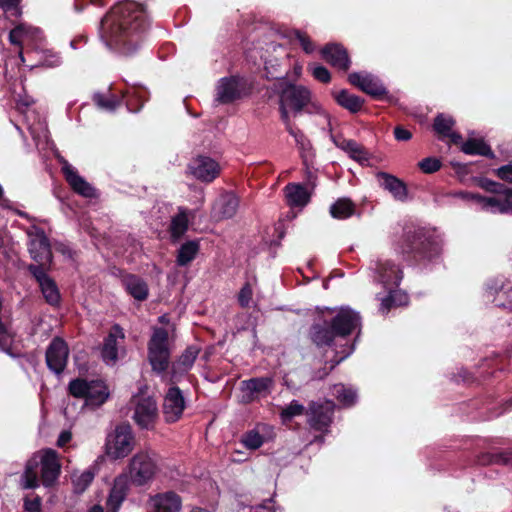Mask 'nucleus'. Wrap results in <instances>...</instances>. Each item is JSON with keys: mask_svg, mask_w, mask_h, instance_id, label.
Returning a JSON list of instances; mask_svg holds the SVG:
<instances>
[{"mask_svg": "<svg viewBox=\"0 0 512 512\" xmlns=\"http://www.w3.org/2000/svg\"><path fill=\"white\" fill-rule=\"evenodd\" d=\"M189 228V213L185 208H179L178 213L172 217L169 233L173 242L179 241Z\"/></svg>", "mask_w": 512, "mask_h": 512, "instance_id": "nucleus-31", "label": "nucleus"}, {"mask_svg": "<svg viewBox=\"0 0 512 512\" xmlns=\"http://www.w3.org/2000/svg\"><path fill=\"white\" fill-rule=\"evenodd\" d=\"M334 409V403L332 401H326L325 403H322V411L326 410L327 412H332ZM332 418L330 415L324 414L322 412V427L327 426L329 423H331ZM324 434V430L322 429V435Z\"/></svg>", "mask_w": 512, "mask_h": 512, "instance_id": "nucleus-54", "label": "nucleus"}, {"mask_svg": "<svg viewBox=\"0 0 512 512\" xmlns=\"http://www.w3.org/2000/svg\"><path fill=\"white\" fill-rule=\"evenodd\" d=\"M158 417L156 400L150 396L140 398L135 406L133 419L141 429L154 428Z\"/></svg>", "mask_w": 512, "mask_h": 512, "instance_id": "nucleus-17", "label": "nucleus"}, {"mask_svg": "<svg viewBox=\"0 0 512 512\" xmlns=\"http://www.w3.org/2000/svg\"><path fill=\"white\" fill-rule=\"evenodd\" d=\"M42 499L39 495H34L33 498L26 496L24 498V509L27 512H42Z\"/></svg>", "mask_w": 512, "mask_h": 512, "instance_id": "nucleus-52", "label": "nucleus"}, {"mask_svg": "<svg viewBox=\"0 0 512 512\" xmlns=\"http://www.w3.org/2000/svg\"><path fill=\"white\" fill-rule=\"evenodd\" d=\"M273 379L270 377H254L244 380L240 384L241 403L250 404L271 393Z\"/></svg>", "mask_w": 512, "mask_h": 512, "instance_id": "nucleus-16", "label": "nucleus"}, {"mask_svg": "<svg viewBox=\"0 0 512 512\" xmlns=\"http://www.w3.org/2000/svg\"><path fill=\"white\" fill-rule=\"evenodd\" d=\"M121 284L128 295L137 301L143 302L149 296V286L139 275L125 273L121 277Z\"/></svg>", "mask_w": 512, "mask_h": 512, "instance_id": "nucleus-26", "label": "nucleus"}, {"mask_svg": "<svg viewBox=\"0 0 512 512\" xmlns=\"http://www.w3.org/2000/svg\"><path fill=\"white\" fill-rule=\"evenodd\" d=\"M396 296L405 298V294L398 290H391L389 294L381 299V311L387 313L391 307H394L396 303Z\"/></svg>", "mask_w": 512, "mask_h": 512, "instance_id": "nucleus-51", "label": "nucleus"}, {"mask_svg": "<svg viewBox=\"0 0 512 512\" xmlns=\"http://www.w3.org/2000/svg\"><path fill=\"white\" fill-rule=\"evenodd\" d=\"M93 479H94V474L90 471H85L80 475V477L78 479V485H82V489H85L86 487H88L91 484Z\"/></svg>", "mask_w": 512, "mask_h": 512, "instance_id": "nucleus-58", "label": "nucleus"}, {"mask_svg": "<svg viewBox=\"0 0 512 512\" xmlns=\"http://www.w3.org/2000/svg\"><path fill=\"white\" fill-rule=\"evenodd\" d=\"M169 334L163 327H156L148 341V360L157 374L168 370L170 364Z\"/></svg>", "mask_w": 512, "mask_h": 512, "instance_id": "nucleus-8", "label": "nucleus"}, {"mask_svg": "<svg viewBox=\"0 0 512 512\" xmlns=\"http://www.w3.org/2000/svg\"><path fill=\"white\" fill-rule=\"evenodd\" d=\"M331 395L343 406L353 405L357 398L356 392L351 388H346L343 384L333 385Z\"/></svg>", "mask_w": 512, "mask_h": 512, "instance_id": "nucleus-39", "label": "nucleus"}, {"mask_svg": "<svg viewBox=\"0 0 512 512\" xmlns=\"http://www.w3.org/2000/svg\"><path fill=\"white\" fill-rule=\"evenodd\" d=\"M497 175L505 181L512 183V165H505L497 170Z\"/></svg>", "mask_w": 512, "mask_h": 512, "instance_id": "nucleus-57", "label": "nucleus"}, {"mask_svg": "<svg viewBox=\"0 0 512 512\" xmlns=\"http://www.w3.org/2000/svg\"><path fill=\"white\" fill-rule=\"evenodd\" d=\"M393 133L395 139L398 141H408L412 138V133L402 126H396Z\"/></svg>", "mask_w": 512, "mask_h": 512, "instance_id": "nucleus-56", "label": "nucleus"}, {"mask_svg": "<svg viewBox=\"0 0 512 512\" xmlns=\"http://www.w3.org/2000/svg\"><path fill=\"white\" fill-rule=\"evenodd\" d=\"M200 245L197 240H189L183 243L177 251L176 264L180 267L189 265L197 256Z\"/></svg>", "mask_w": 512, "mask_h": 512, "instance_id": "nucleus-32", "label": "nucleus"}, {"mask_svg": "<svg viewBox=\"0 0 512 512\" xmlns=\"http://www.w3.org/2000/svg\"><path fill=\"white\" fill-rule=\"evenodd\" d=\"M348 81L353 86L374 98H379L387 94V90L381 81L370 73L353 72L349 74Z\"/></svg>", "mask_w": 512, "mask_h": 512, "instance_id": "nucleus-20", "label": "nucleus"}, {"mask_svg": "<svg viewBox=\"0 0 512 512\" xmlns=\"http://www.w3.org/2000/svg\"><path fill=\"white\" fill-rule=\"evenodd\" d=\"M306 415L310 428L320 431V403L312 401L306 410Z\"/></svg>", "mask_w": 512, "mask_h": 512, "instance_id": "nucleus-44", "label": "nucleus"}, {"mask_svg": "<svg viewBox=\"0 0 512 512\" xmlns=\"http://www.w3.org/2000/svg\"><path fill=\"white\" fill-rule=\"evenodd\" d=\"M128 470L132 484L144 486L153 480L158 466L152 455L146 451H140L130 459Z\"/></svg>", "mask_w": 512, "mask_h": 512, "instance_id": "nucleus-10", "label": "nucleus"}, {"mask_svg": "<svg viewBox=\"0 0 512 512\" xmlns=\"http://www.w3.org/2000/svg\"><path fill=\"white\" fill-rule=\"evenodd\" d=\"M201 348L197 345H189L179 356L177 361L173 362L170 371V382L175 384L179 377L187 373L194 365Z\"/></svg>", "mask_w": 512, "mask_h": 512, "instance_id": "nucleus-22", "label": "nucleus"}, {"mask_svg": "<svg viewBox=\"0 0 512 512\" xmlns=\"http://www.w3.org/2000/svg\"><path fill=\"white\" fill-rule=\"evenodd\" d=\"M305 166L304 169V180L301 183H289L284 188V194L286 203L290 207L302 208L308 204L311 197V190H314L317 186L318 169L313 165H310L306 158L303 160Z\"/></svg>", "mask_w": 512, "mask_h": 512, "instance_id": "nucleus-6", "label": "nucleus"}, {"mask_svg": "<svg viewBox=\"0 0 512 512\" xmlns=\"http://www.w3.org/2000/svg\"><path fill=\"white\" fill-rule=\"evenodd\" d=\"M28 250L31 258L37 263L33 265L47 271L53 260L49 239L45 235L32 239Z\"/></svg>", "mask_w": 512, "mask_h": 512, "instance_id": "nucleus-21", "label": "nucleus"}, {"mask_svg": "<svg viewBox=\"0 0 512 512\" xmlns=\"http://www.w3.org/2000/svg\"><path fill=\"white\" fill-rule=\"evenodd\" d=\"M185 399L178 386H171L164 397L163 414L167 423L177 422L183 415Z\"/></svg>", "mask_w": 512, "mask_h": 512, "instance_id": "nucleus-18", "label": "nucleus"}, {"mask_svg": "<svg viewBox=\"0 0 512 512\" xmlns=\"http://www.w3.org/2000/svg\"><path fill=\"white\" fill-rule=\"evenodd\" d=\"M376 178L379 185L389 191L395 199L406 200L407 187L400 179L386 172H378Z\"/></svg>", "mask_w": 512, "mask_h": 512, "instance_id": "nucleus-28", "label": "nucleus"}, {"mask_svg": "<svg viewBox=\"0 0 512 512\" xmlns=\"http://www.w3.org/2000/svg\"><path fill=\"white\" fill-rule=\"evenodd\" d=\"M135 435L132 426L128 422L116 425L108 434L105 443L106 455L112 460H118L128 456L134 449Z\"/></svg>", "mask_w": 512, "mask_h": 512, "instance_id": "nucleus-7", "label": "nucleus"}, {"mask_svg": "<svg viewBox=\"0 0 512 512\" xmlns=\"http://www.w3.org/2000/svg\"><path fill=\"white\" fill-rule=\"evenodd\" d=\"M399 249L403 254H415L423 258H430L437 252V246L423 230L406 232Z\"/></svg>", "mask_w": 512, "mask_h": 512, "instance_id": "nucleus-11", "label": "nucleus"}, {"mask_svg": "<svg viewBox=\"0 0 512 512\" xmlns=\"http://www.w3.org/2000/svg\"><path fill=\"white\" fill-rule=\"evenodd\" d=\"M487 459H483V464H512V450H504L501 452L493 453L486 456Z\"/></svg>", "mask_w": 512, "mask_h": 512, "instance_id": "nucleus-47", "label": "nucleus"}, {"mask_svg": "<svg viewBox=\"0 0 512 512\" xmlns=\"http://www.w3.org/2000/svg\"><path fill=\"white\" fill-rule=\"evenodd\" d=\"M149 26L142 4L125 0L115 4L100 22V37L107 48L121 56H133Z\"/></svg>", "mask_w": 512, "mask_h": 512, "instance_id": "nucleus-1", "label": "nucleus"}, {"mask_svg": "<svg viewBox=\"0 0 512 512\" xmlns=\"http://www.w3.org/2000/svg\"><path fill=\"white\" fill-rule=\"evenodd\" d=\"M265 71H266V77L267 79L269 80H274V79H281L283 78L286 73L280 71L276 66L272 65L271 68L268 66V63L265 62V67H264Z\"/></svg>", "mask_w": 512, "mask_h": 512, "instance_id": "nucleus-55", "label": "nucleus"}, {"mask_svg": "<svg viewBox=\"0 0 512 512\" xmlns=\"http://www.w3.org/2000/svg\"><path fill=\"white\" fill-rule=\"evenodd\" d=\"M21 0H0V7L10 10L16 8Z\"/></svg>", "mask_w": 512, "mask_h": 512, "instance_id": "nucleus-61", "label": "nucleus"}, {"mask_svg": "<svg viewBox=\"0 0 512 512\" xmlns=\"http://www.w3.org/2000/svg\"><path fill=\"white\" fill-rule=\"evenodd\" d=\"M287 37L292 43L298 42L306 54H311L314 52L315 45L307 33L295 29L288 32Z\"/></svg>", "mask_w": 512, "mask_h": 512, "instance_id": "nucleus-42", "label": "nucleus"}, {"mask_svg": "<svg viewBox=\"0 0 512 512\" xmlns=\"http://www.w3.org/2000/svg\"><path fill=\"white\" fill-rule=\"evenodd\" d=\"M320 74H321V71H320V64H314V66L312 67V75L313 77L320 81Z\"/></svg>", "mask_w": 512, "mask_h": 512, "instance_id": "nucleus-62", "label": "nucleus"}, {"mask_svg": "<svg viewBox=\"0 0 512 512\" xmlns=\"http://www.w3.org/2000/svg\"><path fill=\"white\" fill-rule=\"evenodd\" d=\"M239 197L232 191H225L214 203L213 211L218 220L234 217L239 208Z\"/></svg>", "mask_w": 512, "mask_h": 512, "instance_id": "nucleus-25", "label": "nucleus"}, {"mask_svg": "<svg viewBox=\"0 0 512 512\" xmlns=\"http://www.w3.org/2000/svg\"><path fill=\"white\" fill-rule=\"evenodd\" d=\"M153 502L156 512H179L182 507L181 497L173 491L156 495Z\"/></svg>", "mask_w": 512, "mask_h": 512, "instance_id": "nucleus-29", "label": "nucleus"}, {"mask_svg": "<svg viewBox=\"0 0 512 512\" xmlns=\"http://www.w3.org/2000/svg\"><path fill=\"white\" fill-rule=\"evenodd\" d=\"M481 186L492 193L487 197L473 196L484 210L491 213L512 214V189L490 180H483Z\"/></svg>", "mask_w": 512, "mask_h": 512, "instance_id": "nucleus-5", "label": "nucleus"}, {"mask_svg": "<svg viewBox=\"0 0 512 512\" xmlns=\"http://www.w3.org/2000/svg\"><path fill=\"white\" fill-rule=\"evenodd\" d=\"M187 170L195 179L211 183L220 175L221 167L213 158L198 155L188 164Z\"/></svg>", "mask_w": 512, "mask_h": 512, "instance_id": "nucleus-13", "label": "nucleus"}, {"mask_svg": "<svg viewBox=\"0 0 512 512\" xmlns=\"http://www.w3.org/2000/svg\"><path fill=\"white\" fill-rule=\"evenodd\" d=\"M68 391L74 398L85 399L93 406L102 405L109 397L108 387L102 380L75 378L69 382Z\"/></svg>", "mask_w": 512, "mask_h": 512, "instance_id": "nucleus-9", "label": "nucleus"}, {"mask_svg": "<svg viewBox=\"0 0 512 512\" xmlns=\"http://www.w3.org/2000/svg\"><path fill=\"white\" fill-rule=\"evenodd\" d=\"M68 356L67 343L60 337L53 338L45 353L47 367L55 374H61L67 366Z\"/></svg>", "mask_w": 512, "mask_h": 512, "instance_id": "nucleus-14", "label": "nucleus"}, {"mask_svg": "<svg viewBox=\"0 0 512 512\" xmlns=\"http://www.w3.org/2000/svg\"><path fill=\"white\" fill-rule=\"evenodd\" d=\"M253 297V288L249 281L245 282L240 289L237 300L241 308H248Z\"/></svg>", "mask_w": 512, "mask_h": 512, "instance_id": "nucleus-49", "label": "nucleus"}, {"mask_svg": "<svg viewBox=\"0 0 512 512\" xmlns=\"http://www.w3.org/2000/svg\"><path fill=\"white\" fill-rule=\"evenodd\" d=\"M63 174L65 176V180L75 193L90 199L98 197V192L96 188H94L82 176H80L77 170L72 166H64Z\"/></svg>", "mask_w": 512, "mask_h": 512, "instance_id": "nucleus-24", "label": "nucleus"}, {"mask_svg": "<svg viewBox=\"0 0 512 512\" xmlns=\"http://www.w3.org/2000/svg\"><path fill=\"white\" fill-rule=\"evenodd\" d=\"M331 80L330 72L322 67V82L328 83Z\"/></svg>", "mask_w": 512, "mask_h": 512, "instance_id": "nucleus-63", "label": "nucleus"}, {"mask_svg": "<svg viewBox=\"0 0 512 512\" xmlns=\"http://www.w3.org/2000/svg\"><path fill=\"white\" fill-rule=\"evenodd\" d=\"M451 139L452 142L454 143H459L460 140L462 139L461 135L458 134V133H454V132H449V135L447 136Z\"/></svg>", "mask_w": 512, "mask_h": 512, "instance_id": "nucleus-64", "label": "nucleus"}, {"mask_svg": "<svg viewBox=\"0 0 512 512\" xmlns=\"http://www.w3.org/2000/svg\"><path fill=\"white\" fill-rule=\"evenodd\" d=\"M242 442L246 448L256 450L263 445L264 438L258 431L250 430L244 434Z\"/></svg>", "mask_w": 512, "mask_h": 512, "instance_id": "nucleus-48", "label": "nucleus"}, {"mask_svg": "<svg viewBox=\"0 0 512 512\" xmlns=\"http://www.w3.org/2000/svg\"><path fill=\"white\" fill-rule=\"evenodd\" d=\"M309 101L310 91L304 86L289 84L282 90L280 95L279 110L281 114V120L284 122L286 130L290 135L295 137L296 141H298L299 130L292 125L289 119L288 110H292L296 113L300 112Z\"/></svg>", "mask_w": 512, "mask_h": 512, "instance_id": "nucleus-3", "label": "nucleus"}, {"mask_svg": "<svg viewBox=\"0 0 512 512\" xmlns=\"http://www.w3.org/2000/svg\"><path fill=\"white\" fill-rule=\"evenodd\" d=\"M461 150L469 155H481L488 158H493L494 154L491 148L482 140L470 138L462 144Z\"/></svg>", "mask_w": 512, "mask_h": 512, "instance_id": "nucleus-34", "label": "nucleus"}, {"mask_svg": "<svg viewBox=\"0 0 512 512\" xmlns=\"http://www.w3.org/2000/svg\"><path fill=\"white\" fill-rule=\"evenodd\" d=\"M93 101L96 106L106 111H114L122 104L121 97L112 94L110 90L106 93H95L93 95Z\"/></svg>", "mask_w": 512, "mask_h": 512, "instance_id": "nucleus-36", "label": "nucleus"}, {"mask_svg": "<svg viewBox=\"0 0 512 512\" xmlns=\"http://www.w3.org/2000/svg\"><path fill=\"white\" fill-rule=\"evenodd\" d=\"M355 206L348 198H340L330 207V214L336 219H346L353 215Z\"/></svg>", "mask_w": 512, "mask_h": 512, "instance_id": "nucleus-37", "label": "nucleus"}, {"mask_svg": "<svg viewBox=\"0 0 512 512\" xmlns=\"http://www.w3.org/2000/svg\"><path fill=\"white\" fill-rule=\"evenodd\" d=\"M453 125L454 120L451 117H446L440 114L435 118L433 126L438 134H440L442 137H446L449 135Z\"/></svg>", "mask_w": 512, "mask_h": 512, "instance_id": "nucleus-46", "label": "nucleus"}, {"mask_svg": "<svg viewBox=\"0 0 512 512\" xmlns=\"http://www.w3.org/2000/svg\"><path fill=\"white\" fill-rule=\"evenodd\" d=\"M379 280L387 287H397L403 277L402 270L390 260H380L376 264Z\"/></svg>", "mask_w": 512, "mask_h": 512, "instance_id": "nucleus-27", "label": "nucleus"}, {"mask_svg": "<svg viewBox=\"0 0 512 512\" xmlns=\"http://www.w3.org/2000/svg\"><path fill=\"white\" fill-rule=\"evenodd\" d=\"M311 339L314 344L320 346V324L314 323L311 327Z\"/></svg>", "mask_w": 512, "mask_h": 512, "instance_id": "nucleus-60", "label": "nucleus"}, {"mask_svg": "<svg viewBox=\"0 0 512 512\" xmlns=\"http://www.w3.org/2000/svg\"><path fill=\"white\" fill-rule=\"evenodd\" d=\"M25 29L22 25H18L9 32V41L13 45L21 46Z\"/></svg>", "mask_w": 512, "mask_h": 512, "instance_id": "nucleus-53", "label": "nucleus"}, {"mask_svg": "<svg viewBox=\"0 0 512 512\" xmlns=\"http://www.w3.org/2000/svg\"><path fill=\"white\" fill-rule=\"evenodd\" d=\"M360 326L359 313L344 307L339 309L331 319V330L322 332V356L326 358V363H331L329 371L352 353L353 345L348 343L346 336L359 329Z\"/></svg>", "mask_w": 512, "mask_h": 512, "instance_id": "nucleus-2", "label": "nucleus"}, {"mask_svg": "<svg viewBox=\"0 0 512 512\" xmlns=\"http://www.w3.org/2000/svg\"><path fill=\"white\" fill-rule=\"evenodd\" d=\"M15 333L11 331L10 327L0 319V350L6 354L13 356L12 343L14 341Z\"/></svg>", "mask_w": 512, "mask_h": 512, "instance_id": "nucleus-41", "label": "nucleus"}, {"mask_svg": "<svg viewBox=\"0 0 512 512\" xmlns=\"http://www.w3.org/2000/svg\"><path fill=\"white\" fill-rule=\"evenodd\" d=\"M144 90H133L122 93V102L125 101L126 107L130 112H138L145 102Z\"/></svg>", "mask_w": 512, "mask_h": 512, "instance_id": "nucleus-38", "label": "nucleus"}, {"mask_svg": "<svg viewBox=\"0 0 512 512\" xmlns=\"http://www.w3.org/2000/svg\"><path fill=\"white\" fill-rule=\"evenodd\" d=\"M305 408L298 401L293 400L289 405L282 409L280 417L283 423L291 421L295 416L303 414Z\"/></svg>", "mask_w": 512, "mask_h": 512, "instance_id": "nucleus-45", "label": "nucleus"}, {"mask_svg": "<svg viewBox=\"0 0 512 512\" xmlns=\"http://www.w3.org/2000/svg\"><path fill=\"white\" fill-rule=\"evenodd\" d=\"M253 83L241 75H231L219 79L216 86L215 101L222 105L232 104L249 97L253 92Z\"/></svg>", "mask_w": 512, "mask_h": 512, "instance_id": "nucleus-4", "label": "nucleus"}, {"mask_svg": "<svg viewBox=\"0 0 512 512\" xmlns=\"http://www.w3.org/2000/svg\"><path fill=\"white\" fill-rule=\"evenodd\" d=\"M419 168L427 174L434 173L438 171L441 167V162L439 159L434 157H427L421 160L418 163Z\"/></svg>", "mask_w": 512, "mask_h": 512, "instance_id": "nucleus-50", "label": "nucleus"}, {"mask_svg": "<svg viewBox=\"0 0 512 512\" xmlns=\"http://www.w3.org/2000/svg\"><path fill=\"white\" fill-rule=\"evenodd\" d=\"M27 269L38 283L46 303L52 307H58L61 303V294L55 280L40 266L30 264Z\"/></svg>", "mask_w": 512, "mask_h": 512, "instance_id": "nucleus-12", "label": "nucleus"}, {"mask_svg": "<svg viewBox=\"0 0 512 512\" xmlns=\"http://www.w3.org/2000/svg\"><path fill=\"white\" fill-rule=\"evenodd\" d=\"M336 145L347 151L349 155L357 161L368 160V154L365 149L353 140H343L341 144L335 141Z\"/></svg>", "mask_w": 512, "mask_h": 512, "instance_id": "nucleus-43", "label": "nucleus"}, {"mask_svg": "<svg viewBox=\"0 0 512 512\" xmlns=\"http://www.w3.org/2000/svg\"><path fill=\"white\" fill-rule=\"evenodd\" d=\"M125 340L124 329L119 324H113L104 338L101 357L106 364L114 365L119 359V351L123 349Z\"/></svg>", "mask_w": 512, "mask_h": 512, "instance_id": "nucleus-15", "label": "nucleus"}, {"mask_svg": "<svg viewBox=\"0 0 512 512\" xmlns=\"http://www.w3.org/2000/svg\"><path fill=\"white\" fill-rule=\"evenodd\" d=\"M128 492V487L124 479L116 478L113 487L107 498V512H118Z\"/></svg>", "mask_w": 512, "mask_h": 512, "instance_id": "nucleus-30", "label": "nucleus"}, {"mask_svg": "<svg viewBox=\"0 0 512 512\" xmlns=\"http://www.w3.org/2000/svg\"><path fill=\"white\" fill-rule=\"evenodd\" d=\"M336 102L347 109L351 113L359 112L364 104V100L357 95L350 94L347 90L343 89L339 92L333 93Z\"/></svg>", "mask_w": 512, "mask_h": 512, "instance_id": "nucleus-33", "label": "nucleus"}, {"mask_svg": "<svg viewBox=\"0 0 512 512\" xmlns=\"http://www.w3.org/2000/svg\"><path fill=\"white\" fill-rule=\"evenodd\" d=\"M38 55L39 58L35 64L31 65V70L37 68H55L61 64L60 55L51 50H43L40 53H38Z\"/></svg>", "mask_w": 512, "mask_h": 512, "instance_id": "nucleus-40", "label": "nucleus"}, {"mask_svg": "<svg viewBox=\"0 0 512 512\" xmlns=\"http://www.w3.org/2000/svg\"><path fill=\"white\" fill-rule=\"evenodd\" d=\"M38 466V462L35 460H29L26 463L21 477L23 489H35L39 486Z\"/></svg>", "mask_w": 512, "mask_h": 512, "instance_id": "nucleus-35", "label": "nucleus"}, {"mask_svg": "<svg viewBox=\"0 0 512 512\" xmlns=\"http://www.w3.org/2000/svg\"><path fill=\"white\" fill-rule=\"evenodd\" d=\"M61 474L57 452L46 449L41 458L40 480L46 488L53 487Z\"/></svg>", "mask_w": 512, "mask_h": 512, "instance_id": "nucleus-19", "label": "nucleus"}, {"mask_svg": "<svg viewBox=\"0 0 512 512\" xmlns=\"http://www.w3.org/2000/svg\"><path fill=\"white\" fill-rule=\"evenodd\" d=\"M72 439V433L68 430H63L60 435L58 436V439H57V446L62 448L64 446H66V444H68Z\"/></svg>", "mask_w": 512, "mask_h": 512, "instance_id": "nucleus-59", "label": "nucleus"}, {"mask_svg": "<svg viewBox=\"0 0 512 512\" xmlns=\"http://www.w3.org/2000/svg\"><path fill=\"white\" fill-rule=\"evenodd\" d=\"M322 57L334 68L347 72L351 65L347 50L340 44L330 43L322 47Z\"/></svg>", "mask_w": 512, "mask_h": 512, "instance_id": "nucleus-23", "label": "nucleus"}]
</instances>
